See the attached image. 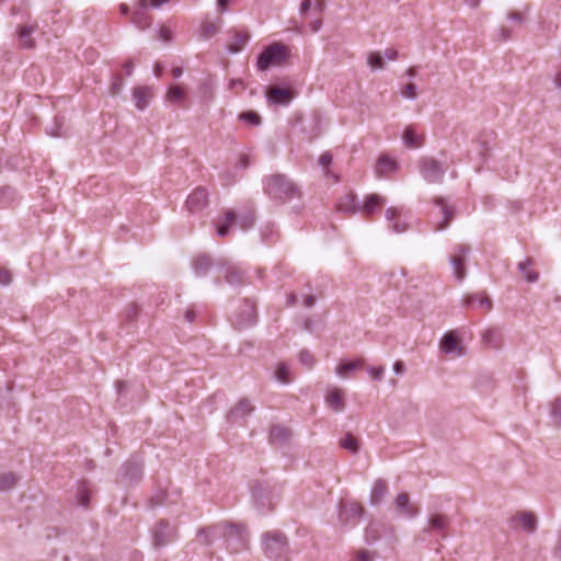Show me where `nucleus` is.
I'll use <instances>...</instances> for the list:
<instances>
[{
	"mask_svg": "<svg viewBox=\"0 0 561 561\" xmlns=\"http://www.w3.org/2000/svg\"><path fill=\"white\" fill-rule=\"evenodd\" d=\"M216 539H225L227 549L231 553H237L248 548V533L243 526L238 524L220 523L202 528L197 534V541L201 545L209 546Z\"/></svg>",
	"mask_w": 561,
	"mask_h": 561,
	"instance_id": "obj_1",
	"label": "nucleus"
},
{
	"mask_svg": "<svg viewBox=\"0 0 561 561\" xmlns=\"http://www.w3.org/2000/svg\"><path fill=\"white\" fill-rule=\"evenodd\" d=\"M264 192L272 199L282 203L300 196L297 185L284 174H273L264 179Z\"/></svg>",
	"mask_w": 561,
	"mask_h": 561,
	"instance_id": "obj_2",
	"label": "nucleus"
},
{
	"mask_svg": "<svg viewBox=\"0 0 561 561\" xmlns=\"http://www.w3.org/2000/svg\"><path fill=\"white\" fill-rule=\"evenodd\" d=\"M288 57V49L280 43L267 46L257 57V69L267 70L272 66L282 65Z\"/></svg>",
	"mask_w": 561,
	"mask_h": 561,
	"instance_id": "obj_3",
	"label": "nucleus"
},
{
	"mask_svg": "<svg viewBox=\"0 0 561 561\" xmlns=\"http://www.w3.org/2000/svg\"><path fill=\"white\" fill-rule=\"evenodd\" d=\"M263 549L270 559H280L287 552V539L279 531H268L263 536Z\"/></svg>",
	"mask_w": 561,
	"mask_h": 561,
	"instance_id": "obj_4",
	"label": "nucleus"
},
{
	"mask_svg": "<svg viewBox=\"0 0 561 561\" xmlns=\"http://www.w3.org/2000/svg\"><path fill=\"white\" fill-rule=\"evenodd\" d=\"M419 170L422 178L426 182L440 183L447 169L443 167L436 159L432 157H425L419 161Z\"/></svg>",
	"mask_w": 561,
	"mask_h": 561,
	"instance_id": "obj_5",
	"label": "nucleus"
},
{
	"mask_svg": "<svg viewBox=\"0 0 561 561\" xmlns=\"http://www.w3.org/2000/svg\"><path fill=\"white\" fill-rule=\"evenodd\" d=\"M469 253V248L466 245H457L449 256V263L453 267V274L457 282L461 283L467 275L465 262Z\"/></svg>",
	"mask_w": 561,
	"mask_h": 561,
	"instance_id": "obj_6",
	"label": "nucleus"
},
{
	"mask_svg": "<svg viewBox=\"0 0 561 561\" xmlns=\"http://www.w3.org/2000/svg\"><path fill=\"white\" fill-rule=\"evenodd\" d=\"M152 543L156 548L164 547L176 538V530L169 522L160 520L151 530Z\"/></svg>",
	"mask_w": 561,
	"mask_h": 561,
	"instance_id": "obj_7",
	"label": "nucleus"
},
{
	"mask_svg": "<svg viewBox=\"0 0 561 561\" xmlns=\"http://www.w3.org/2000/svg\"><path fill=\"white\" fill-rule=\"evenodd\" d=\"M450 525V517L440 514V513H433L430 514L427 517V527L424 528L423 533H437L442 538L446 537V530Z\"/></svg>",
	"mask_w": 561,
	"mask_h": 561,
	"instance_id": "obj_8",
	"label": "nucleus"
},
{
	"mask_svg": "<svg viewBox=\"0 0 561 561\" xmlns=\"http://www.w3.org/2000/svg\"><path fill=\"white\" fill-rule=\"evenodd\" d=\"M207 197L208 194L204 187L195 188L186 199V209L192 214L202 211L208 204Z\"/></svg>",
	"mask_w": 561,
	"mask_h": 561,
	"instance_id": "obj_9",
	"label": "nucleus"
},
{
	"mask_svg": "<svg viewBox=\"0 0 561 561\" xmlns=\"http://www.w3.org/2000/svg\"><path fill=\"white\" fill-rule=\"evenodd\" d=\"M364 513V508L357 503L344 504L340 508L339 518L342 524H356Z\"/></svg>",
	"mask_w": 561,
	"mask_h": 561,
	"instance_id": "obj_10",
	"label": "nucleus"
},
{
	"mask_svg": "<svg viewBox=\"0 0 561 561\" xmlns=\"http://www.w3.org/2000/svg\"><path fill=\"white\" fill-rule=\"evenodd\" d=\"M38 28L36 22L32 24L19 25L16 28V35L19 38L20 46L24 49H33L36 46L32 34Z\"/></svg>",
	"mask_w": 561,
	"mask_h": 561,
	"instance_id": "obj_11",
	"label": "nucleus"
},
{
	"mask_svg": "<svg viewBox=\"0 0 561 561\" xmlns=\"http://www.w3.org/2000/svg\"><path fill=\"white\" fill-rule=\"evenodd\" d=\"M394 506L398 513L408 518H413L419 515V508L410 502L408 493H400L394 500Z\"/></svg>",
	"mask_w": 561,
	"mask_h": 561,
	"instance_id": "obj_12",
	"label": "nucleus"
},
{
	"mask_svg": "<svg viewBox=\"0 0 561 561\" xmlns=\"http://www.w3.org/2000/svg\"><path fill=\"white\" fill-rule=\"evenodd\" d=\"M147 0H137L136 9L133 14V23L140 30L151 25V18L147 14Z\"/></svg>",
	"mask_w": 561,
	"mask_h": 561,
	"instance_id": "obj_13",
	"label": "nucleus"
},
{
	"mask_svg": "<svg viewBox=\"0 0 561 561\" xmlns=\"http://www.w3.org/2000/svg\"><path fill=\"white\" fill-rule=\"evenodd\" d=\"M254 410V407L248 399H241L229 412L228 420L229 422L236 423L240 420H243L245 416L251 414Z\"/></svg>",
	"mask_w": 561,
	"mask_h": 561,
	"instance_id": "obj_14",
	"label": "nucleus"
},
{
	"mask_svg": "<svg viewBox=\"0 0 561 561\" xmlns=\"http://www.w3.org/2000/svg\"><path fill=\"white\" fill-rule=\"evenodd\" d=\"M152 89L150 87H135L133 90V96L135 105L139 111H144L152 99Z\"/></svg>",
	"mask_w": 561,
	"mask_h": 561,
	"instance_id": "obj_15",
	"label": "nucleus"
},
{
	"mask_svg": "<svg viewBox=\"0 0 561 561\" xmlns=\"http://www.w3.org/2000/svg\"><path fill=\"white\" fill-rule=\"evenodd\" d=\"M398 170V163L387 154L379 157L375 167V172L378 178L387 176L390 173H394Z\"/></svg>",
	"mask_w": 561,
	"mask_h": 561,
	"instance_id": "obj_16",
	"label": "nucleus"
},
{
	"mask_svg": "<svg viewBox=\"0 0 561 561\" xmlns=\"http://www.w3.org/2000/svg\"><path fill=\"white\" fill-rule=\"evenodd\" d=\"M290 437V431L282 425H274L270 431V442L278 447L286 445Z\"/></svg>",
	"mask_w": 561,
	"mask_h": 561,
	"instance_id": "obj_17",
	"label": "nucleus"
},
{
	"mask_svg": "<svg viewBox=\"0 0 561 561\" xmlns=\"http://www.w3.org/2000/svg\"><path fill=\"white\" fill-rule=\"evenodd\" d=\"M266 96L270 102L276 104H287L293 99V94L289 90L273 85L266 91Z\"/></svg>",
	"mask_w": 561,
	"mask_h": 561,
	"instance_id": "obj_18",
	"label": "nucleus"
},
{
	"mask_svg": "<svg viewBox=\"0 0 561 561\" xmlns=\"http://www.w3.org/2000/svg\"><path fill=\"white\" fill-rule=\"evenodd\" d=\"M325 402L330 409L336 412H341L345 408L343 392L337 387H332L328 390Z\"/></svg>",
	"mask_w": 561,
	"mask_h": 561,
	"instance_id": "obj_19",
	"label": "nucleus"
},
{
	"mask_svg": "<svg viewBox=\"0 0 561 561\" xmlns=\"http://www.w3.org/2000/svg\"><path fill=\"white\" fill-rule=\"evenodd\" d=\"M513 523L518 524L524 530L534 533L537 528L536 516L531 512H520L513 516Z\"/></svg>",
	"mask_w": 561,
	"mask_h": 561,
	"instance_id": "obj_20",
	"label": "nucleus"
},
{
	"mask_svg": "<svg viewBox=\"0 0 561 561\" xmlns=\"http://www.w3.org/2000/svg\"><path fill=\"white\" fill-rule=\"evenodd\" d=\"M250 38V34L247 31H233L231 42L227 48L229 53L236 54L243 49Z\"/></svg>",
	"mask_w": 561,
	"mask_h": 561,
	"instance_id": "obj_21",
	"label": "nucleus"
},
{
	"mask_svg": "<svg viewBox=\"0 0 561 561\" xmlns=\"http://www.w3.org/2000/svg\"><path fill=\"white\" fill-rule=\"evenodd\" d=\"M440 350L445 354L456 353L458 356L462 355V348L459 346L458 339L454 333H446L440 341Z\"/></svg>",
	"mask_w": 561,
	"mask_h": 561,
	"instance_id": "obj_22",
	"label": "nucleus"
},
{
	"mask_svg": "<svg viewBox=\"0 0 561 561\" xmlns=\"http://www.w3.org/2000/svg\"><path fill=\"white\" fill-rule=\"evenodd\" d=\"M482 342L491 348H500L503 342V335L496 328H489L482 333Z\"/></svg>",
	"mask_w": 561,
	"mask_h": 561,
	"instance_id": "obj_23",
	"label": "nucleus"
},
{
	"mask_svg": "<svg viewBox=\"0 0 561 561\" xmlns=\"http://www.w3.org/2000/svg\"><path fill=\"white\" fill-rule=\"evenodd\" d=\"M387 493H388L387 483L381 479L375 481L373 489H371L370 503L373 505L380 504Z\"/></svg>",
	"mask_w": 561,
	"mask_h": 561,
	"instance_id": "obj_24",
	"label": "nucleus"
},
{
	"mask_svg": "<svg viewBox=\"0 0 561 561\" xmlns=\"http://www.w3.org/2000/svg\"><path fill=\"white\" fill-rule=\"evenodd\" d=\"M435 204L440 207V211L443 214V220L437 225L436 230H444L453 220L454 215L443 197L435 198Z\"/></svg>",
	"mask_w": 561,
	"mask_h": 561,
	"instance_id": "obj_25",
	"label": "nucleus"
},
{
	"mask_svg": "<svg viewBox=\"0 0 561 561\" xmlns=\"http://www.w3.org/2000/svg\"><path fill=\"white\" fill-rule=\"evenodd\" d=\"M211 266V259L206 254L197 255L193 261V268L198 276L205 275Z\"/></svg>",
	"mask_w": 561,
	"mask_h": 561,
	"instance_id": "obj_26",
	"label": "nucleus"
},
{
	"mask_svg": "<svg viewBox=\"0 0 561 561\" xmlns=\"http://www.w3.org/2000/svg\"><path fill=\"white\" fill-rule=\"evenodd\" d=\"M243 272L234 265H228L225 274V279L230 285H240L243 283Z\"/></svg>",
	"mask_w": 561,
	"mask_h": 561,
	"instance_id": "obj_27",
	"label": "nucleus"
},
{
	"mask_svg": "<svg viewBox=\"0 0 561 561\" xmlns=\"http://www.w3.org/2000/svg\"><path fill=\"white\" fill-rule=\"evenodd\" d=\"M403 141L410 148H417L422 146V138L416 135L413 126H408L403 133Z\"/></svg>",
	"mask_w": 561,
	"mask_h": 561,
	"instance_id": "obj_28",
	"label": "nucleus"
},
{
	"mask_svg": "<svg viewBox=\"0 0 561 561\" xmlns=\"http://www.w3.org/2000/svg\"><path fill=\"white\" fill-rule=\"evenodd\" d=\"M337 209L343 213L353 214L357 209L356 206V197L352 194H346L345 196L341 197Z\"/></svg>",
	"mask_w": 561,
	"mask_h": 561,
	"instance_id": "obj_29",
	"label": "nucleus"
},
{
	"mask_svg": "<svg viewBox=\"0 0 561 561\" xmlns=\"http://www.w3.org/2000/svg\"><path fill=\"white\" fill-rule=\"evenodd\" d=\"M142 473V462L136 460H129L125 465V476L129 480H137Z\"/></svg>",
	"mask_w": 561,
	"mask_h": 561,
	"instance_id": "obj_30",
	"label": "nucleus"
},
{
	"mask_svg": "<svg viewBox=\"0 0 561 561\" xmlns=\"http://www.w3.org/2000/svg\"><path fill=\"white\" fill-rule=\"evenodd\" d=\"M385 202H386V199L378 194L368 195L366 198V202L363 206V211L366 215H371L375 211L376 207L378 205L385 204Z\"/></svg>",
	"mask_w": 561,
	"mask_h": 561,
	"instance_id": "obj_31",
	"label": "nucleus"
},
{
	"mask_svg": "<svg viewBox=\"0 0 561 561\" xmlns=\"http://www.w3.org/2000/svg\"><path fill=\"white\" fill-rule=\"evenodd\" d=\"M531 264H533L531 259H526L525 261L518 263V270L524 274L525 279L528 283H535L538 280V277H539L537 272L531 271L529 268Z\"/></svg>",
	"mask_w": 561,
	"mask_h": 561,
	"instance_id": "obj_32",
	"label": "nucleus"
},
{
	"mask_svg": "<svg viewBox=\"0 0 561 561\" xmlns=\"http://www.w3.org/2000/svg\"><path fill=\"white\" fill-rule=\"evenodd\" d=\"M18 481V477L12 472L0 473V492L11 490Z\"/></svg>",
	"mask_w": 561,
	"mask_h": 561,
	"instance_id": "obj_33",
	"label": "nucleus"
},
{
	"mask_svg": "<svg viewBox=\"0 0 561 561\" xmlns=\"http://www.w3.org/2000/svg\"><path fill=\"white\" fill-rule=\"evenodd\" d=\"M479 301V306L485 308L486 310H491L492 301L486 296L479 297L478 295H469L463 298V306L469 307L473 301Z\"/></svg>",
	"mask_w": 561,
	"mask_h": 561,
	"instance_id": "obj_34",
	"label": "nucleus"
},
{
	"mask_svg": "<svg viewBox=\"0 0 561 561\" xmlns=\"http://www.w3.org/2000/svg\"><path fill=\"white\" fill-rule=\"evenodd\" d=\"M362 364V360L342 363L336 367L335 371L340 377H346L351 371L360 367Z\"/></svg>",
	"mask_w": 561,
	"mask_h": 561,
	"instance_id": "obj_35",
	"label": "nucleus"
},
{
	"mask_svg": "<svg viewBox=\"0 0 561 561\" xmlns=\"http://www.w3.org/2000/svg\"><path fill=\"white\" fill-rule=\"evenodd\" d=\"M366 541L373 543L380 538V525L377 523H370L365 530Z\"/></svg>",
	"mask_w": 561,
	"mask_h": 561,
	"instance_id": "obj_36",
	"label": "nucleus"
},
{
	"mask_svg": "<svg viewBox=\"0 0 561 561\" xmlns=\"http://www.w3.org/2000/svg\"><path fill=\"white\" fill-rule=\"evenodd\" d=\"M340 445L342 448L353 454L358 451V442L352 434H346L345 437L340 440Z\"/></svg>",
	"mask_w": 561,
	"mask_h": 561,
	"instance_id": "obj_37",
	"label": "nucleus"
},
{
	"mask_svg": "<svg viewBox=\"0 0 561 561\" xmlns=\"http://www.w3.org/2000/svg\"><path fill=\"white\" fill-rule=\"evenodd\" d=\"M367 65L373 69H383V58L379 53L370 51L367 56Z\"/></svg>",
	"mask_w": 561,
	"mask_h": 561,
	"instance_id": "obj_38",
	"label": "nucleus"
},
{
	"mask_svg": "<svg viewBox=\"0 0 561 561\" xmlns=\"http://www.w3.org/2000/svg\"><path fill=\"white\" fill-rule=\"evenodd\" d=\"M225 220L226 222L219 225L217 229L219 237H226L228 234L230 225L236 221V214L232 210L227 211Z\"/></svg>",
	"mask_w": 561,
	"mask_h": 561,
	"instance_id": "obj_39",
	"label": "nucleus"
},
{
	"mask_svg": "<svg viewBox=\"0 0 561 561\" xmlns=\"http://www.w3.org/2000/svg\"><path fill=\"white\" fill-rule=\"evenodd\" d=\"M275 378L277 381L282 383H289L293 379L290 377V371L286 364H279L276 371H275Z\"/></svg>",
	"mask_w": 561,
	"mask_h": 561,
	"instance_id": "obj_40",
	"label": "nucleus"
},
{
	"mask_svg": "<svg viewBox=\"0 0 561 561\" xmlns=\"http://www.w3.org/2000/svg\"><path fill=\"white\" fill-rule=\"evenodd\" d=\"M237 224L241 227V229L247 230L254 225V214L252 211H248L239 216Z\"/></svg>",
	"mask_w": 561,
	"mask_h": 561,
	"instance_id": "obj_41",
	"label": "nucleus"
},
{
	"mask_svg": "<svg viewBox=\"0 0 561 561\" xmlns=\"http://www.w3.org/2000/svg\"><path fill=\"white\" fill-rule=\"evenodd\" d=\"M184 95V90L180 85H172L168 90L167 99L171 102H179Z\"/></svg>",
	"mask_w": 561,
	"mask_h": 561,
	"instance_id": "obj_42",
	"label": "nucleus"
},
{
	"mask_svg": "<svg viewBox=\"0 0 561 561\" xmlns=\"http://www.w3.org/2000/svg\"><path fill=\"white\" fill-rule=\"evenodd\" d=\"M239 118L251 124V125H254V126H257L261 124V117L257 113L255 112H252V111H248V112H243L239 115Z\"/></svg>",
	"mask_w": 561,
	"mask_h": 561,
	"instance_id": "obj_43",
	"label": "nucleus"
},
{
	"mask_svg": "<svg viewBox=\"0 0 561 561\" xmlns=\"http://www.w3.org/2000/svg\"><path fill=\"white\" fill-rule=\"evenodd\" d=\"M16 196V191L11 186H4L0 188V203L5 204L11 202Z\"/></svg>",
	"mask_w": 561,
	"mask_h": 561,
	"instance_id": "obj_44",
	"label": "nucleus"
},
{
	"mask_svg": "<svg viewBox=\"0 0 561 561\" xmlns=\"http://www.w3.org/2000/svg\"><path fill=\"white\" fill-rule=\"evenodd\" d=\"M299 362L305 365L307 368H311L314 364V358L312 356V354L307 351V350H302L300 353H299Z\"/></svg>",
	"mask_w": 561,
	"mask_h": 561,
	"instance_id": "obj_45",
	"label": "nucleus"
},
{
	"mask_svg": "<svg viewBox=\"0 0 561 561\" xmlns=\"http://www.w3.org/2000/svg\"><path fill=\"white\" fill-rule=\"evenodd\" d=\"M332 154L329 151L323 152L319 158V164L324 168L325 175H329V165L332 162Z\"/></svg>",
	"mask_w": 561,
	"mask_h": 561,
	"instance_id": "obj_46",
	"label": "nucleus"
},
{
	"mask_svg": "<svg viewBox=\"0 0 561 561\" xmlns=\"http://www.w3.org/2000/svg\"><path fill=\"white\" fill-rule=\"evenodd\" d=\"M401 95L405 99H410V100H414L416 99V87L414 83H409L407 84L402 90H401Z\"/></svg>",
	"mask_w": 561,
	"mask_h": 561,
	"instance_id": "obj_47",
	"label": "nucleus"
},
{
	"mask_svg": "<svg viewBox=\"0 0 561 561\" xmlns=\"http://www.w3.org/2000/svg\"><path fill=\"white\" fill-rule=\"evenodd\" d=\"M202 32L205 38H210L218 32V26L214 23H205L202 27Z\"/></svg>",
	"mask_w": 561,
	"mask_h": 561,
	"instance_id": "obj_48",
	"label": "nucleus"
},
{
	"mask_svg": "<svg viewBox=\"0 0 561 561\" xmlns=\"http://www.w3.org/2000/svg\"><path fill=\"white\" fill-rule=\"evenodd\" d=\"M368 373L370 375V377L374 379V380H382L383 378V373H385V367L383 366H379V367H369L368 369Z\"/></svg>",
	"mask_w": 561,
	"mask_h": 561,
	"instance_id": "obj_49",
	"label": "nucleus"
},
{
	"mask_svg": "<svg viewBox=\"0 0 561 561\" xmlns=\"http://www.w3.org/2000/svg\"><path fill=\"white\" fill-rule=\"evenodd\" d=\"M124 87V82L119 77H114L113 82L110 88V92L112 95H117Z\"/></svg>",
	"mask_w": 561,
	"mask_h": 561,
	"instance_id": "obj_50",
	"label": "nucleus"
},
{
	"mask_svg": "<svg viewBox=\"0 0 561 561\" xmlns=\"http://www.w3.org/2000/svg\"><path fill=\"white\" fill-rule=\"evenodd\" d=\"M12 280V275L10 273V271L3 268V267H0V285H9Z\"/></svg>",
	"mask_w": 561,
	"mask_h": 561,
	"instance_id": "obj_51",
	"label": "nucleus"
},
{
	"mask_svg": "<svg viewBox=\"0 0 561 561\" xmlns=\"http://www.w3.org/2000/svg\"><path fill=\"white\" fill-rule=\"evenodd\" d=\"M551 413L553 416L561 421V400L557 399L551 405Z\"/></svg>",
	"mask_w": 561,
	"mask_h": 561,
	"instance_id": "obj_52",
	"label": "nucleus"
},
{
	"mask_svg": "<svg viewBox=\"0 0 561 561\" xmlns=\"http://www.w3.org/2000/svg\"><path fill=\"white\" fill-rule=\"evenodd\" d=\"M159 38L163 42H170L172 39V32L168 27H161L159 31Z\"/></svg>",
	"mask_w": 561,
	"mask_h": 561,
	"instance_id": "obj_53",
	"label": "nucleus"
},
{
	"mask_svg": "<svg viewBox=\"0 0 561 561\" xmlns=\"http://www.w3.org/2000/svg\"><path fill=\"white\" fill-rule=\"evenodd\" d=\"M373 554L368 551H359L356 554L355 561H371Z\"/></svg>",
	"mask_w": 561,
	"mask_h": 561,
	"instance_id": "obj_54",
	"label": "nucleus"
},
{
	"mask_svg": "<svg viewBox=\"0 0 561 561\" xmlns=\"http://www.w3.org/2000/svg\"><path fill=\"white\" fill-rule=\"evenodd\" d=\"M309 27L311 32L317 33L322 27V20L320 18H317L314 21H310Z\"/></svg>",
	"mask_w": 561,
	"mask_h": 561,
	"instance_id": "obj_55",
	"label": "nucleus"
},
{
	"mask_svg": "<svg viewBox=\"0 0 561 561\" xmlns=\"http://www.w3.org/2000/svg\"><path fill=\"white\" fill-rule=\"evenodd\" d=\"M312 7V1L311 0H302L301 3H300V14L301 15H306L307 14V11L310 10Z\"/></svg>",
	"mask_w": 561,
	"mask_h": 561,
	"instance_id": "obj_56",
	"label": "nucleus"
},
{
	"mask_svg": "<svg viewBox=\"0 0 561 561\" xmlns=\"http://www.w3.org/2000/svg\"><path fill=\"white\" fill-rule=\"evenodd\" d=\"M393 371L397 375H403L405 373V365L401 360H397L393 364Z\"/></svg>",
	"mask_w": 561,
	"mask_h": 561,
	"instance_id": "obj_57",
	"label": "nucleus"
},
{
	"mask_svg": "<svg viewBox=\"0 0 561 561\" xmlns=\"http://www.w3.org/2000/svg\"><path fill=\"white\" fill-rule=\"evenodd\" d=\"M400 209L399 208H394V207H390L386 210V218L387 220H392L394 219L396 216H399L400 215Z\"/></svg>",
	"mask_w": 561,
	"mask_h": 561,
	"instance_id": "obj_58",
	"label": "nucleus"
},
{
	"mask_svg": "<svg viewBox=\"0 0 561 561\" xmlns=\"http://www.w3.org/2000/svg\"><path fill=\"white\" fill-rule=\"evenodd\" d=\"M407 227H408V226H407V224L397 221V222H394V224L392 225V227H391V228H392V230H393L394 232H397V233H401V232H404V231L407 230Z\"/></svg>",
	"mask_w": 561,
	"mask_h": 561,
	"instance_id": "obj_59",
	"label": "nucleus"
},
{
	"mask_svg": "<svg viewBox=\"0 0 561 561\" xmlns=\"http://www.w3.org/2000/svg\"><path fill=\"white\" fill-rule=\"evenodd\" d=\"M79 503L82 506H87L89 504V495L85 491H81L79 495Z\"/></svg>",
	"mask_w": 561,
	"mask_h": 561,
	"instance_id": "obj_60",
	"label": "nucleus"
},
{
	"mask_svg": "<svg viewBox=\"0 0 561 561\" xmlns=\"http://www.w3.org/2000/svg\"><path fill=\"white\" fill-rule=\"evenodd\" d=\"M385 57L389 60H396L398 57V51L392 48L386 49Z\"/></svg>",
	"mask_w": 561,
	"mask_h": 561,
	"instance_id": "obj_61",
	"label": "nucleus"
},
{
	"mask_svg": "<svg viewBox=\"0 0 561 561\" xmlns=\"http://www.w3.org/2000/svg\"><path fill=\"white\" fill-rule=\"evenodd\" d=\"M314 302H316V299L312 295H307L304 299V305L307 308L312 307L314 305Z\"/></svg>",
	"mask_w": 561,
	"mask_h": 561,
	"instance_id": "obj_62",
	"label": "nucleus"
},
{
	"mask_svg": "<svg viewBox=\"0 0 561 561\" xmlns=\"http://www.w3.org/2000/svg\"><path fill=\"white\" fill-rule=\"evenodd\" d=\"M324 5L325 4L323 0H317L313 11L317 12L318 14H321L322 11L324 10Z\"/></svg>",
	"mask_w": 561,
	"mask_h": 561,
	"instance_id": "obj_63",
	"label": "nucleus"
},
{
	"mask_svg": "<svg viewBox=\"0 0 561 561\" xmlns=\"http://www.w3.org/2000/svg\"><path fill=\"white\" fill-rule=\"evenodd\" d=\"M553 82H554L556 88L561 90V69L557 71Z\"/></svg>",
	"mask_w": 561,
	"mask_h": 561,
	"instance_id": "obj_64",
	"label": "nucleus"
}]
</instances>
